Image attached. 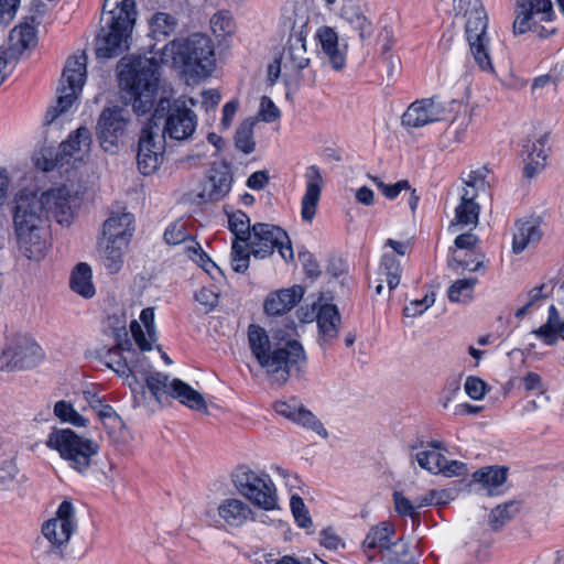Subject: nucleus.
Segmentation results:
<instances>
[{"label": "nucleus", "mask_w": 564, "mask_h": 564, "mask_svg": "<svg viewBox=\"0 0 564 564\" xmlns=\"http://www.w3.org/2000/svg\"><path fill=\"white\" fill-rule=\"evenodd\" d=\"M164 154V139L149 124L145 126L138 144V167L144 175H150L158 170Z\"/></svg>", "instance_id": "20"}, {"label": "nucleus", "mask_w": 564, "mask_h": 564, "mask_svg": "<svg viewBox=\"0 0 564 564\" xmlns=\"http://www.w3.org/2000/svg\"><path fill=\"white\" fill-rule=\"evenodd\" d=\"M315 39L332 67L336 70L344 68L346 65L347 46L339 44L337 31L332 26L323 25L316 31Z\"/></svg>", "instance_id": "29"}, {"label": "nucleus", "mask_w": 564, "mask_h": 564, "mask_svg": "<svg viewBox=\"0 0 564 564\" xmlns=\"http://www.w3.org/2000/svg\"><path fill=\"white\" fill-rule=\"evenodd\" d=\"M248 345L259 366L279 386L289 380L292 370L300 372L306 365V354L297 340L272 339L259 325H249Z\"/></svg>", "instance_id": "2"}, {"label": "nucleus", "mask_w": 564, "mask_h": 564, "mask_svg": "<svg viewBox=\"0 0 564 564\" xmlns=\"http://www.w3.org/2000/svg\"><path fill=\"white\" fill-rule=\"evenodd\" d=\"M54 414L63 422L74 426H85L86 419L79 414L70 403L61 400L54 405Z\"/></svg>", "instance_id": "52"}, {"label": "nucleus", "mask_w": 564, "mask_h": 564, "mask_svg": "<svg viewBox=\"0 0 564 564\" xmlns=\"http://www.w3.org/2000/svg\"><path fill=\"white\" fill-rule=\"evenodd\" d=\"M542 238L539 224L533 219L521 220L516 224L512 238V251L517 254L523 252L529 246Z\"/></svg>", "instance_id": "37"}, {"label": "nucleus", "mask_w": 564, "mask_h": 564, "mask_svg": "<svg viewBox=\"0 0 564 564\" xmlns=\"http://www.w3.org/2000/svg\"><path fill=\"white\" fill-rule=\"evenodd\" d=\"M128 246L129 245H121L111 240L99 239V257L105 269L110 274H116L121 270Z\"/></svg>", "instance_id": "38"}, {"label": "nucleus", "mask_w": 564, "mask_h": 564, "mask_svg": "<svg viewBox=\"0 0 564 564\" xmlns=\"http://www.w3.org/2000/svg\"><path fill=\"white\" fill-rule=\"evenodd\" d=\"M477 282L476 278L456 280L447 290L448 300L455 303L469 302L473 299Z\"/></svg>", "instance_id": "48"}, {"label": "nucleus", "mask_w": 564, "mask_h": 564, "mask_svg": "<svg viewBox=\"0 0 564 564\" xmlns=\"http://www.w3.org/2000/svg\"><path fill=\"white\" fill-rule=\"evenodd\" d=\"M12 218L19 247L24 256L30 260L43 258L47 218L39 195L30 189H21L13 200Z\"/></svg>", "instance_id": "3"}, {"label": "nucleus", "mask_w": 564, "mask_h": 564, "mask_svg": "<svg viewBox=\"0 0 564 564\" xmlns=\"http://www.w3.org/2000/svg\"><path fill=\"white\" fill-rule=\"evenodd\" d=\"M149 364L143 359L140 367L138 368V379L143 388L149 390L151 397L156 401L161 402L163 397L170 395L171 381L166 375L161 372H151L148 370ZM134 399L138 403H144L147 401V393L144 392V399H142L140 392L133 393Z\"/></svg>", "instance_id": "30"}, {"label": "nucleus", "mask_w": 564, "mask_h": 564, "mask_svg": "<svg viewBox=\"0 0 564 564\" xmlns=\"http://www.w3.org/2000/svg\"><path fill=\"white\" fill-rule=\"evenodd\" d=\"M485 191V180L482 171H473L465 182L460 202L455 208L454 220L449 225V230L456 232L464 228H474L478 224L480 206L476 202L478 191Z\"/></svg>", "instance_id": "10"}, {"label": "nucleus", "mask_w": 564, "mask_h": 564, "mask_svg": "<svg viewBox=\"0 0 564 564\" xmlns=\"http://www.w3.org/2000/svg\"><path fill=\"white\" fill-rule=\"evenodd\" d=\"M395 536V529L391 522L383 521L372 525L360 545V552L368 562L381 556Z\"/></svg>", "instance_id": "24"}, {"label": "nucleus", "mask_w": 564, "mask_h": 564, "mask_svg": "<svg viewBox=\"0 0 564 564\" xmlns=\"http://www.w3.org/2000/svg\"><path fill=\"white\" fill-rule=\"evenodd\" d=\"M231 182V175L226 166H214L207 178L199 185L197 196L204 203L218 202L229 193Z\"/></svg>", "instance_id": "28"}, {"label": "nucleus", "mask_w": 564, "mask_h": 564, "mask_svg": "<svg viewBox=\"0 0 564 564\" xmlns=\"http://www.w3.org/2000/svg\"><path fill=\"white\" fill-rule=\"evenodd\" d=\"M393 501H394L395 511L401 516L413 517L415 513V510L419 508L416 506V499L414 500V502H412L406 497H404L401 492L393 494Z\"/></svg>", "instance_id": "63"}, {"label": "nucleus", "mask_w": 564, "mask_h": 564, "mask_svg": "<svg viewBox=\"0 0 564 564\" xmlns=\"http://www.w3.org/2000/svg\"><path fill=\"white\" fill-rule=\"evenodd\" d=\"M254 123L256 120L253 118H248L240 123L239 128L236 131L235 144L237 149L243 152L245 154H250L256 149V142L253 139Z\"/></svg>", "instance_id": "49"}, {"label": "nucleus", "mask_w": 564, "mask_h": 564, "mask_svg": "<svg viewBox=\"0 0 564 564\" xmlns=\"http://www.w3.org/2000/svg\"><path fill=\"white\" fill-rule=\"evenodd\" d=\"M112 6L104 29L97 40L96 54L99 58H111L129 47V39L135 22V0H105L104 8Z\"/></svg>", "instance_id": "5"}, {"label": "nucleus", "mask_w": 564, "mask_h": 564, "mask_svg": "<svg viewBox=\"0 0 564 564\" xmlns=\"http://www.w3.org/2000/svg\"><path fill=\"white\" fill-rule=\"evenodd\" d=\"M290 507L296 523L301 528H308L312 524V519L308 514V510L306 509L303 499L297 494H292Z\"/></svg>", "instance_id": "56"}, {"label": "nucleus", "mask_w": 564, "mask_h": 564, "mask_svg": "<svg viewBox=\"0 0 564 564\" xmlns=\"http://www.w3.org/2000/svg\"><path fill=\"white\" fill-rule=\"evenodd\" d=\"M43 358L42 348L31 338L14 336L0 350V369H28L36 366Z\"/></svg>", "instance_id": "13"}, {"label": "nucleus", "mask_w": 564, "mask_h": 564, "mask_svg": "<svg viewBox=\"0 0 564 564\" xmlns=\"http://www.w3.org/2000/svg\"><path fill=\"white\" fill-rule=\"evenodd\" d=\"M532 335L541 339L547 346H554L558 337L564 340V319L561 321L560 313L554 305L549 307L546 322L539 328L532 330Z\"/></svg>", "instance_id": "39"}, {"label": "nucleus", "mask_w": 564, "mask_h": 564, "mask_svg": "<svg viewBox=\"0 0 564 564\" xmlns=\"http://www.w3.org/2000/svg\"><path fill=\"white\" fill-rule=\"evenodd\" d=\"M413 560L409 544L401 538L392 539L389 546L381 555V561L386 564H408Z\"/></svg>", "instance_id": "45"}, {"label": "nucleus", "mask_w": 564, "mask_h": 564, "mask_svg": "<svg viewBox=\"0 0 564 564\" xmlns=\"http://www.w3.org/2000/svg\"><path fill=\"white\" fill-rule=\"evenodd\" d=\"M305 193L301 202V216L305 221H312L316 215L321 198L324 178L317 165H310L305 170Z\"/></svg>", "instance_id": "25"}, {"label": "nucleus", "mask_w": 564, "mask_h": 564, "mask_svg": "<svg viewBox=\"0 0 564 564\" xmlns=\"http://www.w3.org/2000/svg\"><path fill=\"white\" fill-rule=\"evenodd\" d=\"M303 294L304 290L300 285L272 292L264 302V311L269 315H282L293 308Z\"/></svg>", "instance_id": "32"}, {"label": "nucleus", "mask_w": 564, "mask_h": 564, "mask_svg": "<svg viewBox=\"0 0 564 564\" xmlns=\"http://www.w3.org/2000/svg\"><path fill=\"white\" fill-rule=\"evenodd\" d=\"M129 122V111L123 107H107L100 112L96 123V137L106 153L118 152L128 134Z\"/></svg>", "instance_id": "9"}, {"label": "nucleus", "mask_w": 564, "mask_h": 564, "mask_svg": "<svg viewBox=\"0 0 564 564\" xmlns=\"http://www.w3.org/2000/svg\"><path fill=\"white\" fill-rule=\"evenodd\" d=\"M210 30L218 37L231 35L235 31V23L228 12L220 11L210 19Z\"/></svg>", "instance_id": "53"}, {"label": "nucleus", "mask_w": 564, "mask_h": 564, "mask_svg": "<svg viewBox=\"0 0 564 564\" xmlns=\"http://www.w3.org/2000/svg\"><path fill=\"white\" fill-rule=\"evenodd\" d=\"M367 6H361L352 0H344L338 11L339 19L357 33L362 45H368L375 35V25L367 14Z\"/></svg>", "instance_id": "22"}, {"label": "nucleus", "mask_w": 564, "mask_h": 564, "mask_svg": "<svg viewBox=\"0 0 564 564\" xmlns=\"http://www.w3.org/2000/svg\"><path fill=\"white\" fill-rule=\"evenodd\" d=\"M514 14L512 30L516 35L532 31L535 24L534 17H540L542 22H551L555 15L551 0H534V3L516 1Z\"/></svg>", "instance_id": "21"}, {"label": "nucleus", "mask_w": 564, "mask_h": 564, "mask_svg": "<svg viewBox=\"0 0 564 564\" xmlns=\"http://www.w3.org/2000/svg\"><path fill=\"white\" fill-rule=\"evenodd\" d=\"M254 508L242 497L230 495L223 498L216 509V524L224 529H240L256 520Z\"/></svg>", "instance_id": "17"}, {"label": "nucleus", "mask_w": 564, "mask_h": 564, "mask_svg": "<svg viewBox=\"0 0 564 564\" xmlns=\"http://www.w3.org/2000/svg\"><path fill=\"white\" fill-rule=\"evenodd\" d=\"M377 42L380 46L381 55L391 53V50L395 43V34L393 29L389 25L382 26L378 33Z\"/></svg>", "instance_id": "60"}, {"label": "nucleus", "mask_w": 564, "mask_h": 564, "mask_svg": "<svg viewBox=\"0 0 564 564\" xmlns=\"http://www.w3.org/2000/svg\"><path fill=\"white\" fill-rule=\"evenodd\" d=\"M453 11L463 20L464 36L475 64L482 72L495 73L489 17L482 0H454Z\"/></svg>", "instance_id": "4"}, {"label": "nucleus", "mask_w": 564, "mask_h": 564, "mask_svg": "<svg viewBox=\"0 0 564 564\" xmlns=\"http://www.w3.org/2000/svg\"><path fill=\"white\" fill-rule=\"evenodd\" d=\"M474 480L480 482L486 490V495L496 496L501 494L507 478V469L502 467H486L477 470L473 475Z\"/></svg>", "instance_id": "41"}, {"label": "nucleus", "mask_w": 564, "mask_h": 564, "mask_svg": "<svg viewBox=\"0 0 564 564\" xmlns=\"http://www.w3.org/2000/svg\"><path fill=\"white\" fill-rule=\"evenodd\" d=\"M133 235V216L130 213H117L104 223L100 239L129 245Z\"/></svg>", "instance_id": "31"}, {"label": "nucleus", "mask_w": 564, "mask_h": 564, "mask_svg": "<svg viewBox=\"0 0 564 564\" xmlns=\"http://www.w3.org/2000/svg\"><path fill=\"white\" fill-rule=\"evenodd\" d=\"M44 205L46 218L52 215L61 225H68L73 218L74 196L66 186L51 188L39 196Z\"/></svg>", "instance_id": "23"}, {"label": "nucleus", "mask_w": 564, "mask_h": 564, "mask_svg": "<svg viewBox=\"0 0 564 564\" xmlns=\"http://www.w3.org/2000/svg\"><path fill=\"white\" fill-rule=\"evenodd\" d=\"M149 28L150 37L155 41H162L175 32L177 28V21L173 15L169 13L156 12L150 19Z\"/></svg>", "instance_id": "44"}, {"label": "nucleus", "mask_w": 564, "mask_h": 564, "mask_svg": "<svg viewBox=\"0 0 564 564\" xmlns=\"http://www.w3.org/2000/svg\"><path fill=\"white\" fill-rule=\"evenodd\" d=\"M197 104L189 98L188 101L176 99L169 105L162 134L163 139L170 138L174 141L189 140L198 124L197 115L192 109Z\"/></svg>", "instance_id": "11"}, {"label": "nucleus", "mask_w": 564, "mask_h": 564, "mask_svg": "<svg viewBox=\"0 0 564 564\" xmlns=\"http://www.w3.org/2000/svg\"><path fill=\"white\" fill-rule=\"evenodd\" d=\"M230 482L240 497L253 508L264 511L279 509L276 487L271 476L264 470L240 465L230 474Z\"/></svg>", "instance_id": "6"}, {"label": "nucleus", "mask_w": 564, "mask_h": 564, "mask_svg": "<svg viewBox=\"0 0 564 564\" xmlns=\"http://www.w3.org/2000/svg\"><path fill=\"white\" fill-rule=\"evenodd\" d=\"M59 96L56 106L50 108L45 116V123H53L61 115L65 113L78 98L80 91L68 90L66 86L58 88Z\"/></svg>", "instance_id": "46"}, {"label": "nucleus", "mask_w": 564, "mask_h": 564, "mask_svg": "<svg viewBox=\"0 0 564 564\" xmlns=\"http://www.w3.org/2000/svg\"><path fill=\"white\" fill-rule=\"evenodd\" d=\"M77 525L76 508L69 500H64L58 506L55 517L43 523L42 533L50 546L61 552L70 541Z\"/></svg>", "instance_id": "14"}, {"label": "nucleus", "mask_w": 564, "mask_h": 564, "mask_svg": "<svg viewBox=\"0 0 564 564\" xmlns=\"http://www.w3.org/2000/svg\"><path fill=\"white\" fill-rule=\"evenodd\" d=\"M90 145V131L85 127L78 128L66 141L61 143L55 159L46 162L43 170L51 171L55 166L64 167L74 165L76 162H83L89 154Z\"/></svg>", "instance_id": "16"}, {"label": "nucleus", "mask_w": 564, "mask_h": 564, "mask_svg": "<svg viewBox=\"0 0 564 564\" xmlns=\"http://www.w3.org/2000/svg\"><path fill=\"white\" fill-rule=\"evenodd\" d=\"M549 401L547 397H540L539 400H529L521 404L518 414L522 420H531L539 410Z\"/></svg>", "instance_id": "61"}, {"label": "nucleus", "mask_w": 564, "mask_h": 564, "mask_svg": "<svg viewBox=\"0 0 564 564\" xmlns=\"http://www.w3.org/2000/svg\"><path fill=\"white\" fill-rule=\"evenodd\" d=\"M259 113L261 119L265 122H273L281 116L279 108L268 96L261 98Z\"/></svg>", "instance_id": "62"}, {"label": "nucleus", "mask_w": 564, "mask_h": 564, "mask_svg": "<svg viewBox=\"0 0 564 564\" xmlns=\"http://www.w3.org/2000/svg\"><path fill=\"white\" fill-rule=\"evenodd\" d=\"M275 412L294 423L302 425L315 432L317 435L326 438L328 433L323 423L307 409L296 400L280 401L274 404Z\"/></svg>", "instance_id": "27"}, {"label": "nucleus", "mask_w": 564, "mask_h": 564, "mask_svg": "<svg viewBox=\"0 0 564 564\" xmlns=\"http://www.w3.org/2000/svg\"><path fill=\"white\" fill-rule=\"evenodd\" d=\"M419 466L431 474H443L447 477L462 476L467 473L466 464L459 460L448 462L445 456L434 449H421L415 454Z\"/></svg>", "instance_id": "26"}, {"label": "nucleus", "mask_w": 564, "mask_h": 564, "mask_svg": "<svg viewBox=\"0 0 564 564\" xmlns=\"http://www.w3.org/2000/svg\"><path fill=\"white\" fill-rule=\"evenodd\" d=\"M94 410L97 412L98 416L104 421L107 427L117 430L121 429L123 425L121 417L115 412V410L108 405L104 404L101 401H97L95 405H93Z\"/></svg>", "instance_id": "55"}, {"label": "nucleus", "mask_w": 564, "mask_h": 564, "mask_svg": "<svg viewBox=\"0 0 564 564\" xmlns=\"http://www.w3.org/2000/svg\"><path fill=\"white\" fill-rule=\"evenodd\" d=\"M37 41L35 26L25 21L15 26L9 35V53L14 56L35 46Z\"/></svg>", "instance_id": "40"}, {"label": "nucleus", "mask_w": 564, "mask_h": 564, "mask_svg": "<svg viewBox=\"0 0 564 564\" xmlns=\"http://www.w3.org/2000/svg\"><path fill=\"white\" fill-rule=\"evenodd\" d=\"M91 278V268L85 262L78 263L70 275V289L83 297H93L96 293V290L93 284Z\"/></svg>", "instance_id": "43"}, {"label": "nucleus", "mask_w": 564, "mask_h": 564, "mask_svg": "<svg viewBox=\"0 0 564 564\" xmlns=\"http://www.w3.org/2000/svg\"><path fill=\"white\" fill-rule=\"evenodd\" d=\"M155 46L151 47V56L122 58L118 64L120 86L139 116L150 112L155 104L160 64L182 67L185 73L199 78L209 76L216 66L214 43L206 34L195 33L173 40L162 48Z\"/></svg>", "instance_id": "1"}, {"label": "nucleus", "mask_w": 564, "mask_h": 564, "mask_svg": "<svg viewBox=\"0 0 564 564\" xmlns=\"http://www.w3.org/2000/svg\"><path fill=\"white\" fill-rule=\"evenodd\" d=\"M307 18L302 17L292 26V33L280 56L281 65L286 72L297 73L310 65V57L306 51Z\"/></svg>", "instance_id": "18"}, {"label": "nucleus", "mask_w": 564, "mask_h": 564, "mask_svg": "<svg viewBox=\"0 0 564 564\" xmlns=\"http://www.w3.org/2000/svg\"><path fill=\"white\" fill-rule=\"evenodd\" d=\"M229 230L235 236L231 245V267L235 272L243 273L249 268L248 240L252 234L250 219L246 213L237 210L228 216Z\"/></svg>", "instance_id": "15"}, {"label": "nucleus", "mask_w": 564, "mask_h": 564, "mask_svg": "<svg viewBox=\"0 0 564 564\" xmlns=\"http://www.w3.org/2000/svg\"><path fill=\"white\" fill-rule=\"evenodd\" d=\"M47 447L58 452L59 456L76 471L86 473L99 452V445L91 438L76 434L70 429L53 430L46 441Z\"/></svg>", "instance_id": "7"}, {"label": "nucleus", "mask_w": 564, "mask_h": 564, "mask_svg": "<svg viewBox=\"0 0 564 564\" xmlns=\"http://www.w3.org/2000/svg\"><path fill=\"white\" fill-rule=\"evenodd\" d=\"M184 252L208 274L212 273V269H218L215 262H213V260L202 249L200 245L193 238H189L184 243Z\"/></svg>", "instance_id": "51"}, {"label": "nucleus", "mask_w": 564, "mask_h": 564, "mask_svg": "<svg viewBox=\"0 0 564 564\" xmlns=\"http://www.w3.org/2000/svg\"><path fill=\"white\" fill-rule=\"evenodd\" d=\"M189 238L185 225L181 221L172 224L164 232V240L169 245L185 243Z\"/></svg>", "instance_id": "58"}, {"label": "nucleus", "mask_w": 564, "mask_h": 564, "mask_svg": "<svg viewBox=\"0 0 564 564\" xmlns=\"http://www.w3.org/2000/svg\"><path fill=\"white\" fill-rule=\"evenodd\" d=\"M379 276L386 280L389 291L394 290L399 285L401 278V265L393 254L384 253L382 256Z\"/></svg>", "instance_id": "47"}, {"label": "nucleus", "mask_w": 564, "mask_h": 564, "mask_svg": "<svg viewBox=\"0 0 564 564\" xmlns=\"http://www.w3.org/2000/svg\"><path fill=\"white\" fill-rule=\"evenodd\" d=\"M527 158L524 159V175L529 178L534 177L545 166L547 159V149L543 140L530 142L524 145Z\"/></svg>", "instance_id": "42"}, {"label": "nucleus", "mask_w": 564, "mask_h": 564, "mask_svg": "<svg viewBox=\"0 0 564 564\" xmlns=\"http://www.w3.org/2000/svg\"><path fill=\"white\" fill-rule=\"evenodd\" d=\"M519 511L518 503L514 501H508L506 503L497 506L491 510L489 516V525L494 530L501 529L508 521H510Z\"/></svg>", "instance_id": "50"}, {"label": "nucleus", "mask_w": 564, "mask_h": 564, "mask_svg": "<svg viewBox=\"0 0 564 564\" xmlns=\"http://www.w3.org/2000/svg\"><path fill=\"white\" fill-rule=\"evenodd\" d=\"M143 359L144 357L141 354L132 349V344L129 339L119 343L106 355V365L120 377L126 378L132 393L140 392L142 399H144V388L139 382L138 368Z\"/></svg>", "instance_id": "12"}, {"label": "nucleus", "mask_w": 564, "mask_h": 564, "mask_svg": "<svg viewBox=\"0 0 564 564\" xmlns=\"http://www.w3.org/2000/svg\"><path fill=\"white\" fill-rule=\"evenodd\" d=\"M278 249L285 261L294 257L288 234L280 227L271 224L258 223L252 226V234L248 240L247 252L257 259H265Z\"/></svg>", "instance_id": "8"}, {"label": "nucleus", "mask_w": 564, "mask_h": 564, "mask_svg": "<svg viewBox=\"0 0 564 564\" xmlns=\"http://www.w3.org/2000/svg\"><path fill=\"white\" fill-rule=\"evenodd\" d=\"M18 467L14 463H6L0 467V487L2 489H10L17 480Z\"/></svg>", "instance_id": "64"}, {"label": "nucleus", "mask_w": 564, "mask_h": 564, "mask_svg": "<svg viewBox=\"0 0 564 564\" xmlns=\"http://www.w3.org/2000/svg\"><path fill=\"white\" fill-rule=\"evenodd\" d=\"M448 116L443 101L436 97L423 98L412 102L402 116V124L409 128H422L442 121Z\"/></svg>", "instance_id": "19"}, {"label": "nucleus", "mask_w": 564, "mask_h": 564, "mask_svg": "<svg viewBox=\"0 0 564 564\" xmlns=\"http://www.w3.org/2000/svg\"><path fill=\"white\" fill-rule=\"evenodd\" d=\"M543 289V284L535 286L522 297L523 305L514 313L517 318H523L530 312V308L544 297Z\"/></svg>", "instance_id": "57"}, {"label": "nucleus", "mask_w": 564, "mask_h": 564, "mask_svg": "<svg viewBox=\"0 0 564 564\" xmlns=\"http://www.w3.org/2000/svg\"><path fill=\"white\" fill-rule=\"evenodd\" d=\"M435 302L434 292L427 293L421 300H413L403 308L405 317H417L427 311Z\"/></svg>", "instance_id": "54"}, {"label": "nucleus", "mask_w": 564, "mask_h": 564, "mask_svg": "<svg viewBox=\"0 0 564 564\" xmlns=\"http://www.w3.org/2000/svg\"><path fill=\"white\" fill-rule=\"evenodd\" d=\"M185 406L199 412H207V404L204 397L181 379L171 380L170 395Z\"/></svg>", "instance_id": "36"}, {"label": "nucleus", "mask_w": 564, "mask_h": 564, "mask_svg": "<svg viewBox=\"0 0 564 564\" xmlns=\"http://www.w3.org/2000/svg\"><path fill=\"white\" fill-rule=\"evenodd\" d=\"M140 322L133 321L130 324V332L134 341L141 350H151L152 344L156 340L154 325V310L147 307L140 313Z\"/></svg>", "instance_id": "33"}, {"label": "nucleus", "mask_w": 564, "mask_h": 564, "mask_svg": "<svg viewBox=\"0 0 564 564\" xmlns=\"http://www.w3.org/2000/svg\"><path fill=\"white\" fill-rule=\"evenodd\" d=\"M319 341L323 344L332 343L339 333L340 315L333 304H324L318 308L316 315Z\"/></svg>", "instance_id": "34"}, {"label": "nucleus", "mask_w": 564, "mask_h": 564, "mask_svg": "<svg viewBox=\"0 0 564 564\" xmlns=\"http://www.w3.org/2000/svg\"><path fill=\"white\" fill-rule=\"evenodd\" d=\"M86 80V55L84 53L70 56L64 66L61 86L68 90L82 91Z\"/></svg>", "instance_id": "35"}, {"label": "nucleus", "mask_w": 564, "mask_h": 564, "mask_svg": "<svg viewBox=\"0 0 564 564\" xmlns=\"http://www.w3.org/2000/svg\"><path fill=\"white\" fill-rule=\"evenodd\" d=\"M464 388L470 399L481 400L486 394L487 384L484 380L469 376L465 381Z\"/></svg>", "instance_id": "59"}]
</instances>
